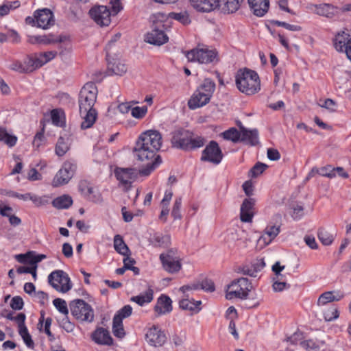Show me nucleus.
Segmentation results:
<instances>
[{
	"mask_svg": "<svg viewBox=\"0 0 351 351\" xmlns=\"http://www.w3.org/2000/svg\"><path fill=\"white\" fill-rule=\"evenodd\" d=\"M162 146V136L156 130L142 133L136 142L133 152L136 159L145 162V167L139 170V174L147 176L161 162L157 152Z\"/></svg>",
	"mask_w": 351,
	"mask_h": 351,
	"instance_id": "f257e3e1",
	"label": "nucleus"
},
{
	"mask_svg": "<svg viewBox=\"0 0 351 351\" xmlns=\"http://www.w3.org/2000/svg\"><path fill=\"white\" fill-rule=\"evenodd\" d=\"M171 135L172 147L185 151L202 147L206 142L204 137L184 128H178L173 130Z\"/></svg>",
	"mask_w": 351,
	"mask_h": 351,
	"instance_id": "f03ea898",
	"label": "nucleus"
},
{
	"mask_svg": "<svg viewBox=\"0 0 351 351\" xmlns=\"http://www.w3.org/2000/svg\"><path fill=\"white\" fill-rule=\"evenodd\" d=\"M215 87L216 84L213 80L206 78L188 101L189 108L195 110L208 104L215 92Z\"/></svg>",
	"mask_w": 351,
	"mask_h": 351,
	"instance_id": "7ed1b4c3",
	"label": "nucleus"
},
{
	"mask_svg": "<svg viewBox=\"0 0 351 351\" xmlns=\"http://www.w3.org/2000/svg\"><path fill=\"white\" fill-rule=\"evenodd\" d=\"M235 82L238 89L247 95H254L261 89L258 75L248 69L239 70L236 75Z\"/></svg>",
	"mask_w": 351,
	"mask_h": 351,
	"instance_id": "20e7f679",
	"label": "nucleus"
},
{
	"mask_svg": "<svg viewBox=\"0 0 351 351\" xmlns=\"http://www.w3.org/2000/svg\"><path fill=\"white\" fill-rule=\"evenodd\" d=\"M252 289L251 282L246 278L235 279L228 286L226 298L228 300H246Z\"/></svg>",
	"mask_w": 351,
	"mask_h": 351,
	"instance_id": "39448f33",
	"label": "nucleus"
},
{
	"mask_svg": "<svg viewBox=\"0 0 351 351\" xmlns=\"http://www.w3.org/2000/svg\"><path fill=\"white\" fill-rule=\"evenodd\" d=\"M71 315L79 322L91 323L95 313L92 306L82 299H75L69 304Z\"/></svg>",
	"mask_w": 351,
	"mask_h": 351,
	"instance_id": "423d86ee",
	"label": "nucleus"
},
{
	"mask_svg": "<svg viewBox=\"0 0 351 351\" xmlns=\"http://www.w3.org/2000/svg\"><path fill=\"white\" fill-rule=\"evenodd\" d=\"M97 93V88L93 82H88L82 87L78 99L80 112L95 110L93 106L96 102Z\"/></svg>",
	"mask_w": 351,
	"mask_h": 351,
	"instance_id": "0eeeda50",
	"label": "nucleus"
},
{
	"mask_svg": "<svg viewBox=\"0 0 351 351\" xmlns=\"http://www.w3.org/2000/svg\"><path fill=\"white\" fill-rule=\"evenodd\" d=\"M185 56L189 62L200 64L215 63L218 61L217 52L206 47L194 48L186 52Z\"/></svg>",
	"mask_w": 351,
	"mask_h": 351,
	"instance_id": "6e6552de",
	"label": "nucleus"
},
{
	"mask_svg": "<svg viewBox=\"0 0 351 351\" xmlns=\"http://www.w3.org/2000/svg\"><path fill=\"white\" fill-rule=\"evenodd\" d=\"M25 23L33 27L46 29L53 25V14L48 8L38 10L34 12V17L27 16Z\"/></svg>",
	"mask_w": 351,
	"mask_h": 351,
	"instance_id": "1a4fd4ad",
	"label": "nucleus"
},
{
	"mask_svg": "<svg viewBox=\"0 0 351 351\" xmlns=\"http://www.w3.org/2000/svg\"><path fill=\"white\" fill-rule=\"evenodd\" d=\"M77 169V165L74 161H65L62 168L57 172L53 179L52 184L58 187L67 184L73 176Z\"/></svg>",
	"mask_w": 351,
	"mask_h": 351,
	"instance_id": "9d476101",
	"label": "nucleus"
},
{
	"mask_svg": "<svg viewBox=\"0 0 351 351\" xmlns=\"http://www.w3.org/2000/svg\"><path fill=\"white\" fill-rule=\"evenodd\" d=\"M139 171L134 168L117 167L114 176L119 182V185L123 190L128 191L132 187V184L137 179Z\"/></svg>",
	"mask_w": 351,
	"mask_h": 351,
	"instance_id": "9b49d317",
	"label": "nucleus"
},
{
	"mask_svg": "<svg viewBox=\"0 0 351 351\" xmlns=\"http://www.w3.org/2000/svg\"><path fill=\"white\" fill-rule=\"evenodd\" d=\"M165 33V25L162 22L154 24L152 29L145 35V41L154 45H162L168 41Z\"/></svg>",
	"mask_w": 351,
	"mask_h": 351,
	"instance_id": "f8f14e48",
	"label": "nucleus"
},
{
	"mask_svg": "<svg viewBox=\"0 0 351 351\" xmlns=\"http://www.w3.org/2000/svg\"><path fill=\"white\" fill-rule=\"evenodd\" d=\"M223 157V154L218 143L215 141H211L202 151L201 160L218 165L222 160Z\"/></svg>",
	"mask_w": 351,
	"mask_h": 351,
	"instance_id": "ddd939ff",
	"label": "nucleus"
},
{
	"mask_svg": "<svg viewBox=\"0 0 351 351\" xmlns=\"http://www.w3.org/2000/svg\"><path fill=\"white\" fill-rule=\"evenodd\" d=\"M48 280L49 284L58 291L66 293L71 288L68 276L62 271L51 272Z\"/></svg>",
	"mask_w": 351,
	"mask_h": 351,
	"instance_id": "4468645a",
	"label": "nucleus"
},
{
	"mask_svg": "<svg viewBox=\"0 0 351 351\" xmlns=\"http://www.w3.org/2000/svg\"><path fill=\"white\" fill-rule=\"evenodd\" d=\"M89 14L94 21L101 27L108 26L111 22V13L106 6L94 7L90 10Z\"/></svg>",
	"mask_w": 351,
	"mask_h": 351,
	"instance_id": "2eb2a0df",
	"label": "nucleus"
},
{
	"mask_svg": "<svg viewBox=\"0 0 351 351\" xmlns=\"http://www.w3.org/2000/svg\"><path fill=\"white\" fill-rule=\"evenodd\" d=\"M145 340L152 346L160 347L166 343L167 337L160 327L154 325L147 330Z\"/></svg>",
	"mask_w": 351,
	"mask_h": 351,
	"instance_id": "dca6fc26",
	"label": "nucleus"
},
{
	"mask_svg": "<svg viewBox=\"0 0 351 351\" xmlns=\"http://www.w3.org/2000/svg\"><path fill=\"white\" fill-rule=\"evenodd\" d=\"M91 339L98 345L112 346L113 344V339L109 331L103 327L97 328L91 334Z\"/></svg>",
	"mask_w": 351,
	"mask_h": 351,
	"instance_id": "f3484780",
	"label": "nucleus"
},
{
	"mask_svg": "<svg viewBox=\"0 0 351 351\" xmlns=\"http://www.w3.org/2000/svg\"><path fill=\"white\" fill-rule=\"evenodd\" d=\"M191 6L198 12H209L219 5V0H189Z\"/></svg>",
	"mask_w": 351,
	"mask_h": 351,
	"instance_id": "a211bd4d",
	"label": "nucleus"
},
{
	"mask_svg": "<svg viewBox=\"0 0 351 351\" xmlns=\"http://www.w3.org/2000/svg\"><path fill=\"white\" fill-rule=\"evenodd\" d=\"M172 300L167 295L162 294L158 299L154 306V311L160 316L172 311Z\"/></svg>",
	"mask_w": 351,
	"mask_h": 351,
	"instance_id": "6ab92c4d",
	"label": "nucleus"
},
{
	"mask_svg": "<svg viewBox=\"0 0 351 351\" xmlns=\"http://www.w3.org/2000/svg\"><path fill=\"white\" fill-rule=\"evenodd\" d=\"M255 201L252 198L245 199L240 209V219L243 222H251L254 217Z\"/></svg>",
	"mask_w": 351,
	"mask_h": 351,
	"instance_id": "aec40b11",
	"label": "nucleus"
},
{
	"mask_svg": "<svg viewBox=\"0 0 351 351\" xmlns=\"http://www.w3.org/2000/svg\"><path fill=\"white\" fill-rule=\"evenodd\" d=\"M240 142L251 146H255L258 143V132L256 129L248 130L243 125H240Z\"/></svg>",
	"mask_w": 351,
	"mask_h": 351,
	"instance_id": "412c9836",
	"label": "nucleus"
},
{
	"mask_svg": "<svg viewBox=\"0 0 351 351\" xmlns=\"http://www.w3.org/2000/svg\"><path fill=\"white\" fill-rule=\"evenodd\" d=\"M46 255L38 254L35 251H29L25 254H19L14 256L19 263H38L46 258Z\"/></svg>",
	"mask_w": 351,
	"mask_h": 351,
	"instance_id": "4be33fe9",
	"label": "nucleus"
},
{
	"mask_svg": "<svg viewBox=\"0 0 351 351\" xmlns=\"http://www.w3.org/2000/svg\"><path fill=\"white\" fill-rule=\"evenodd\" d=\"M315 13L319 16L327 18H332L339 14V8L330 3L315 4Z\"/></svg>",
	"mask_w": 351,
	"mask_h": 351,
	"instance_id": "5701e85b",
	"label": "nucleus"
},
{
	"mask_svg": "<svg viewBox=\"0 0 351 351\" xmlns=\"http://www.w3.org/2000/svg\"><path fill=\"white\" fill-rule=\"evenodd\" d=\"M248 3L253 13L259 17L264 16L269 7V0H248Z\"/></svg>",
	"mask_w": 351,
	"mask_h": 351,
	"instance_id": "b1692460",
	"label": "nucleus"
},
{
	"mask_svg": "<svg viewBox=\"0 0 351 351\" xmlns=\"http://www.w3.org/2000/svg\"><path fill=\"white\" fill-rule=\"evenodd\" d=\"M202 301L195 300L191 298H183L179 301V306L184 311H189L191 313H197L201 309Z\"/></svg>",
	"mask_w": 351,
	"mask_h": 351,
	"instance_id": "393cba45",
	"label": "nucleus"
},
{
	"mask_svg": "<svg viewBox=\"0 0 351 351\" xmlns=\"http://www.w3.org/2000/svg\"><path fill=\"white\" fill-rule=\"evenodd\" d=\"M343 296V293L339 291H326L320 295L317 304L318 306H324L333 301H339Z\"/></svg>",
	"mask_w": 351,
	"mask_h": 351,
	"instance_id": "a878e982",
	"label": "nucleus"
},
{
	"mask_svg": "<svg viewBox=\"0 0 351 351\" xmlns=\"http://www.w3.org/2000/svg\"><path fill=\"white\" fill-rule=\"evenodd\" d=\"M265 265H239L236 268L237 273L251 277H256Z\"/></svg>",
	"mask_w": 351,
	"mask_h": 351,
	"instance_id": "bb28decb",
	"label": "nucleus"
},
{
	"mask_svg": "<svg viewBox=\"0 0 351 351\" xmlns=\"http://www.w3.org/2000/svg\"><path fill=\"white\" fill-rule=\"evenodd\" d=\"M80 113L83 119V121L81 123V128L82 130H85L91 128L95 123L97 117V112L96 110L80 112Z\"/></svg>",
	"mask_w": 351,
	"mask_h": 351,
	"instance_id": "cd10ccee",
	"label": "nucleus"
},
{
	"mask_svg": "<svg viewBox=\"0 0 351 351\" xmlns=\"http://www.w3.org/2000/svg\"><path fill=\"white\" fill-rule=\"evenodd\" d=\"M280 225L269 224L264 230V234L260 239H263L266 244L270 243L280 233Z\"/></svg>",
	"mask_w": 351,
	"mask_h": 351,
	"instance_id": "c85d7f7f",
	"label": "nucleus"
},
{
	"mask_svg": "<svg viewBox=\"0 0 351 351\" xmlns=\"http://www.w3.org/2000/svg\"><path fill=\"white\" fill-rule=\"evenodd\" d=\"M219 5L217 8H221L225 13H234L240 8L241 3L243 0H219Z\"/></svg>",
	"mask_w": 351,
	"mask_h": 351,
	"instance_id": "c756f323",
	"label": "nucleus"
},
{
	"mask_svg": "<svg viewBox=\"0 0 351 351\" xmlns=\"http://www.w3.org/2000/svg\"><path fill=\"white\" fill-rule=\"evenodd\" d=\"M161 263H180L182 259L180 258L178 251L170 249L160 255Z\"/></svg>",
	"mask_w": 351,
	"mask_h": 351,
	"instance_id": "7c9ffc66",
	"label": "nucleus"
},
{
	"mask_svg": "<svg viewBox=\"0 0 351 351\" xmlns=\"http://www.w3.org/2000/svg\"><path fill=\"white\" fill-rule=\"evenodd\" d=\"M349 34L344 32L336 35L334 39V46L338 51H345L346 47L348 46V43L351 39L349 38Z\"/></svg>",
	"mask_w": 351,
	"mask_h": 351,
	"instance_id": "2f4dec72",
	"label": "nucleus"
},
{
	"mask_svg": "<svg viewBox=\"0 0 351 351\" xmlns=\"http://www.w3.org/2000/svg\"><path fill=\"white\" fill-rule=\"evenodd\" d=\"M73 204V199L68 195L55 198L52 202V205L58 209H67Z\"/></svg>",
	"mask_w": 351,
	"mask_h": 351,
	"instance_id": "473e14b6",
	"label": "nucleus"
},
{
	"mask_svg": "<svg viewBox=\"0 0 351 351\" xmlns=\"http://www.w3.org/2000/svg\"><path fill=\"white\" fill-rule=\"evenodd\" d=\"M285 266L284 265H272L271 270L274 273L272 280L285 281L287 282V276L289 274L284 272Z\"/></svg>",
	"mask_w": 351,
	"mask_h": 351,
	"instance_id": "72a5a7b5",
	"label": "nucleus"
},
{
	"mask_svg": "<svg viewBox=\"0 0 351 351\" xmlns=\"http://www.w3.org/2000/svg\"><path fill=\"white\" fill-rule=\"evenodd\" d=\"M169 19L176 20L184 25H189L191 23L189 13L186 10H182L180 12H172L169 13Z\"/></svg>",
	"mask_w": 351,
	"mask_h": 351,
	"instance_id": "f704fd0d",
	"label": "nucleus"
},
{
	"mask_svg": "<svg viewBox=\"0 0 351 351\" xmlns=\"http://www.w3.org/2000/svg\"><path fill=\"white\" fill-rule=\"evenodd\" d=\"M25 73H30L40 67L38 56H27L23 62Z\"/></svg>",
	"mask_w": 351,
	"mask_h": 351,
	"instance_id": "c9c22d12",
	"label": "nucleus"
},
{
	"mask_svg": "<svg viewBox=\"0 0 351 351\" xmlns=\"http://www.w3.org/2000/svg\"><path fill=\"white\" fill-rule=\"evenodd\" d=\"M220 136L225 140L230 141L234 143H237L240 142L241 140V130H238L235 128H230L221 133Z\"/></svg>",
	"mask_w": 351,
	"mask_h": 351,
	"instance_id": "e433bc0d",
	"label": "nucleus"
},
{
	"mask_svg": "<svg viewBox=\"0 0 351 351\" xmlns=\"http://www.w3.org/2000/svg\"><path fill=\"white\" fill-rule=\"evenodd\" d=\"M0 142H3L8 146L12 147L17 142V137L10 134L5 128L0 126Z\"/></svg>",
	"mask_w": 351,
	"mask_h": 351,
	"instance_id": "4c0bfd02",
	"label": "nucleus"
},
{
	"mask_svg": "<svg viewBox=\"0 0 351 351\" xmlns=\"http://www.w3.org/2000/svg\"><path fill=\"white\" fill-rule=\"evenodd\" d=\"M154 292L152 289H148L145 293L139 295L134 296L132 298V301L137 303L140 306H143L145 304H148L153 300Z\"/></svg>",
	"mask_w": 351,
	"mask_h": 351,
	"instance_id": "58836bf2",
	"label": "nucleus"
},
{
	"mask_svg": "<svg viewBox=\"0 0 351 351\" xmlns=\"http://www.w3.org/2000/svg\"><path fill=\"white\" fill-rule=\"evenodd\" d=\"M317 237L321 243L324 245H330L334 241V236L324 228H319Z\"/></svg>",
	"mask_w": 351,
	"mask_h": 351,
	"instance_id": "ea45409f",
	"label": "nucleus"
},
{
	"mask_svg": "<svg viewBox=\"0 0 351 351\" xmlns=\"http://www.w3.org/2000/svg\"><path fill=\"white\" fill-rule=\"evenodd\" d=\"M112 332L118 338H123L125 335L123 321L119 317H113Z\"/></svg>",
	"mask_w": 351,
	"mask_h": 351,
	"instance_id": "a19ab883",
	"label": "nucleus"
},
{
	"mask_svg": "<svg viewBox=\"0 0 351 351\" xmlns=\"http://www.w3.org/2000/svg\"><path fill=\"white\" fill-rule=\"evenodd\" d=\"M108 68L112 72L118 75H122L127 71V66L119 60H116L113 63H109Z\"/></svg>",
	"mask_w": 351,
	"mask_h": 351,
	"instance_id": "79ce46f5",
	"label": "nucleus"
},
{
	"mask_svg": "<svg viewBox=\"0 0 351 351\" xmlns=\"http://www.w3.org/2000/svg\"><path fill=\"white\" fill-rule=\"evenodd\" d=\"M114 249L121 254L126 255L129 249L124 243L123 238L119 234H117L114 237Z\"/></svg>",
	"mask_w": 351,
	"mask_h": 351,
	"instance_id": "37998d69",
	"label": "nucleus"
},
{
	"mask_svg": "<svg viewBox=\"0 0 351 351\" xmlns=\"http://www.w3.org/2000/svg\"><path fill=\"white\" fill-rule=\"evenodd\" d=\"M69 149L68 142L64 139V138L60 136L56 145V154L58 156H64L67 151Z\"/></svg>",
	"mask_w": 351,
	"mask_h": 351,
	"instance_id": "c03bdc74",
	"label": "nucleus"
},
{
	"mask_svg": "<svg viewBox=\"0 0 351 351\" xmlns=\"http://www.w3.org/2000/svg\"><path fill=\"white\" fill-rule=\"evenodd\" d=\"M18 274H32L34 280L37 278V265H28L27 266H20L16 270Z\"/></svg>",
	"mask_w": 351,
	"mask_h": 351,
	"instance_id": "a18cd8bd",
	"label": "nucleus"
},
{
	"mask_svg": "<svg viewBox=\"0 0 351 351\" xmlns=\"http://www.w3.org/2000/svg\"><path fill=\"white\" fill-rule=\"evenodd\" d=\"M323 315L326 321L330 322L339 317V311L336 306H331L324 311Z\"/></svg>",
	"mask_w": 351,
	"mask_h": 351,
	"instance_id": "49530a36",
	"label": "nucleus"
},
{
	"mask_svg": "<svg viewBox=\"0 0 351 351\" xmlns=\"http://www.w3.org/2000/svg\"><path fill=\"white\" fill-rule=\"evenodd\" d=\"M152 242L158 246L167 245L170 243V237L169 235H162L160 233H156L152 238Z\"/></svg>",
	"mask_w": 351,
	"mask_h": 351,
	"instance_id": "de8ad7c7",
	"label": "nucleus"
},
{
	"mask_svg": "<svg viewBox=\"0 0 351 351\" xmlns=\"http://www.w3.org/2000/svg\"><path fill=\"white\" fill-rule=\"evenodd\" d=\"M57 55V52L55 51H49L47 52L40 53L38 56V60L40 62V67L45 64L47 63L52 59H53Z\"/></svg>",
	"mask_w": 351,
	"mask_h": 351,
	"instance_id": "09e8293b",
	"label": "nucleus"
},
{
	"mask_svg": "<svg viewBox=\"0 0 351 351\" xmlns=\"http://www.w3.org/2000/svg\"><path fill=\"white\" fill-rule=\"evenodd\" d=\"M31 200L36 206H41L46 205L49 203V198L47 196L40 197L34 194L28 193L27 200Z\"/></svg>",
	"mask_w": 351,
	"mask_h": 351,
	"instance_id": "8fccbe9b",
	"label": "nucleus"
},
{
	"mask_svg": "<svg viewBox=\"0 0 351 351\" xmlns=\"http://www.w3.org/2000/svg\"><path fill=\"white\" fill-rule=\"evenodd\" d=\"M199 284V290H204L207 292H213L215 291V284L211 280L205 278L202 281L197 280Z\"/></svg>",
	"mask_w": 351,
	"mask_h": 351,
	"instance_id": "3c124183",
	"label": "nucleus"
},
{
	"mask_svg": "<svg viewBox=\"0 0 351 351\" xmlns=\"http://www.w3.org/2000/svg\"><path fill=\"white\" fill-rule=\"evenodd\" d=\"M53 304L60 313L66 316L68 315L69 310L67 308L66 302L64 300L61 298L54 299Z\"/></svg>",
	"mask_w": 351,
	"mask_h": 351,
	"instance_id": "603ef678",
	"label": "nucleus"
},
{
	"mask_svg": "<svg viewBox=\"0 0 351 351\" xmlns=\"http://www.w3.org/2000/svg\"><path fill=\"white\" fill-rule=\"evenodd\" d=\"M271 23L278 27H282L288 30L293 32H298L302 29V27L299 25H291L286 22L280 21L278 20H272L271 21Z\"/></svg>",
	"mask_w": 351,
	"mask_h": 351,
	"instance_id": "864d4df0",
	"label": "nucleus"
},
{
	"mask_svg": "<svg viewBox=\"0 0 351 351\" xmlns=\"http://www.w3.org/2000/svg\"><path fill=\"white\" fill-rule=\"evenodd\" d=\"M267 167V165L262 163L257 162L250 171L249 173L252 178H256L261 175Z\"/></svg>",
	"mask_w": 351,
	"mask_h": 351,
	"instance_id": "5fc2aeb1",
	"label": "nucleus"
},
{
	"mask_svg": "<svg viewBox=\"0 0 351 351\" xmlns=\"http://www.w3.org/2000/svg\"><path fill=\"white\" fill-rule=\"evenodd\" d=\"M335 168L336 167H333L331 165H326L319 169V173L322 176L327 177L328 178H333L336 177Z\"/></svg>",
	"mask_w": 351,
	"mask_h": 351,
	"instance_id": "6e6d98bb",
	"label": "nucleus"
},
{
	"mask_svg": "<svg viewBox=\"0 0 351 351\" xmlns=\"http://www.w3.org/2000/svg\"><path fill=\"white\" fill-rule=\"evenodd\" d=\"M182 204V198L177 197L175 200L173 209L171 211V215L174 219H180L182 215L180 213V208Z\"/></svg>",
	"mask_w": 351,
	"mask_h": 351,
	"instance_id": "4d7b16f0",
	"label": "nucleus"
},
{
	"mask_svg": "<svg viewBox=\"0 0 351 351\" xmlns=\"http://www.w3.org/2000/svg\"><path fill=\"white\" fill-rule=\"evenodd\" d=\"M132 313V308L130 305H125L119 310L114 317H119L121 321L123 319L130 317Z\"/></svg>",
	"mask_w": 351,
	"mask_h": 351,
	"instance_id": "13d9d810",
	"label": "nucleus"
},
{
	"mask_svg": "<svg viewBox=\"0 0 351 351\" xmlns=\"http://www.w3.org/2000/svg\"><path fill=\"white\" fill-rule=\"evenodd\" d=\"M199 284L197 280L193 281L188 285H183L180 287L179 291L185 294L187 292H193L199 290Z\"/></svg>",
	"mask_w": 351,
	"mask_h": 351,
	"instance_id": "bf43d9fd",
	"label": "nucleus"
},
{
	"mask_svg": "<svg viewBox=\"0 0 351 351\" xmlns=\"http://www.w3.org/2000/svg\"><path fill=\"white\" fill-rule=\"evenodd\" d=\"M272 288L275 292H281L290 288V285L285 281L272 280Z\"/></svg>",
	"mask_w": 351,
	"mask_h": 351,
	"instance_id": "052dcab7",
	"label": "nucleus"
},
{
	"mask_svg": "<svg viewBox=\"0 0 351 351\" xmlns=\"http://www.w3.org/2000/svg\"><path fill=\"white\" fill-rule=\"evenodd\" d=\"M147 108L145 106L143 107H134L131 109V113L132 117L136 119L143 118L147 113Z\"/></svg>",
	"mask_w": 351,
	"mask_h": 351,
	"instance_id": "680f3d73",
	"label": "nucleus"
},
{
	"mask_svg": "<svg viewBox=\"0 0 351 351\" xmlns=\"http://www.w3.org/2000/svg\"><path fill=\"white\" fill-rule=\"evenodd\" d=\"M24 302L21 297L14 296L10 302V307L13 310H21L23 308Z\"/></svg>",
	"mask_w": 351,
	"mask_h": 351,
	"instance_id": "e2e57ef3",
	"label": "nucleus"
},
{
	"mask_svg": "<svg viewBox=\"0 0 351 351\" xmlns=\"http://www.w3.org/2000/svg\"><path fill=\"white\" fill-rule=\"evenodd\" d=\"M28 42L31 44H45L47 45L49 41L47 40L45 35L43 36H29Z\"/></svg>",
	"mask_w": 351,
	"mask_h": 351,
	"instance_id": "0e129e2a",
	"label": "nucleus"
},
{
	"mask_svg": "<svg viewBox=\"0 0 351 351\" xmlns=\"http://www.w3.org/2000/svg\"><path fill=\"white\" fill-rule=\"evenodd\" d=\"M8 68L12 71L19 72L20 73H25L24 67L23 66V62L19 60H14L8 66Z\"/></svg>",
	"mask_w": 351,
	"mask_h": 351,
	"instance_id": "69168bd1",
	"label": "nucleus"
},
{
	"mask_svg": "<svg viewBox=\"0 0 351 351\" xmlns=\"http://www.w3.org/2000/svg\"><path fill=\"white\" fill-rule=\"evenodd\" d=\"M319 106L328 110L330 112H335L336 103L332 99H326L324 100V104H319Z\"/></svg>",
	"mask_w": 351,
	"mask_h": 351,
	"instance_id": "338daca9",
	"label": "nucleus"
},
{
	"mask_svg": "<svg viewBox=\"0 0 351 351\" xmlns=\"http://www.w3.org/2000/svg\"><path fill=\"white\" fill-rule=\"evenodd\" d=\"M162 269L169 274H176L182 269V265H162Z\"/></svg>",
	"mask_w": 351,
	"mask_h": 351,
	"instance_id": "774afa93",
	"label": "nucleus"
}]
</instances>
